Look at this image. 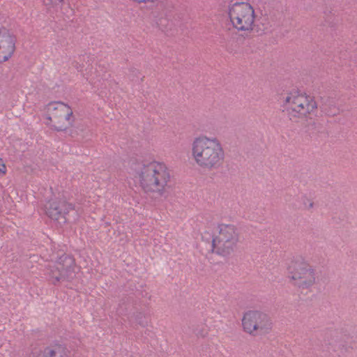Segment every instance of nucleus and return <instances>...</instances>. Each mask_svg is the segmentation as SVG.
<instances>
[{
  "mask_svg": "<svg viewBox=\"0 0 357 357\" xmlns=\"http://www.w3.org/2000/svg\"><path fill=\"white\" fill-rule=\"evenodd\" d=\"M132 170V178L142 191L167 197L172 189V175L165 163L156 160L142 162Z\"/></svg>",
  "mask_w": 357,
  "mask_h": 357,
  "instance_id": "1",
  "label": "nucleus"
},
{
  "mask_svg": "<svg viewBox=\"0 0 357 357\" xmlns=\"http://www.w3.org/2000/svg\"><path fill=\"white\" fill-rule=\"evenodd\" d=\"M191 155L199 167L209 171L220 168L225 158L220 141L217 137L206 135H200L193 139Z\"/></svg>",
  "mask_w": 357,
  "mask_h": 357,
  "instance_id": "2",
  "label": "nucleus"
},
{
  "mask_svg": "<svg viewBox=\"0 0 357 357\" xmlns=\"http://www.w3.org/2000/svg\"><path fill=\"white\" fill-rule=\"evenodd\" d=\"M284 109L291 121L299 122L316 112L317 103L313 96L295 91L285 97Z\"/></svg>",
  "mask_w": 357,
  "mask_h": 357,
  "instance_id": "3",
  "label": "nucleus"
},
{
  "mask_svg": "<svg viewBox=\"0 0 357 357\" xmlns=\"http://www.w3.org/2000/svg\"><path fill=\"white\" fill-rule=\"evenodd\" d=\"M227 15L233 28L238 31L259 32L255 9L247 2H235L228 6Z\"/></svg>",
  "mask_w": 357,
  "mask_h": 357,
  "instance_id": "4",
  "label": "nucleus"
},
{
  "mask_svg": "<svg viewBox=\"0 0 357 357\" xmlns=\"http://www.w3.org/2000/svg\"><path fill=\"white\" fill-rule=\"evenodd\" d=\"M287 271L288 278L292 284L300 289L311 290L317 283L315 268L302 257L292 260Z\"/></svg>",
  "mask_w": 357,
  "mask_h": 357,
  "instance_id": "5",
  "label": "nucleus"
},
{
  "mask_svg": "<svg viewBox=\"0 0 357 357\" xmlns=\"http://www.w3.org/2000/svg\"><path fill=\"white\" fill-rule=\"evenodd\" d=\"M218 234L213 238V252L218 255L227 256L235 249L239 241L240 236L237 228L231 224H218Z\"/></svg>",
  "mask_w": 357,
  "mask_h": 357,
  "instance_id": "6",
  "label": "nucleus"
},
{
  "mask_svg": "<svg viewBox=\"0 0 357 357\" xmlns=\"http://www.w3.org/2000/svg\"><path fill=\"white\" fill-rule=\"evenodd\" d=\"M271 318L266 313L259 310H248L242 318L243 331L252 335L268 334L273 328Z\"/></svg>",
  "mask_w": 357,
  "mask_h": 357,
  "instance_id": "7",
  "label": "nucleus"
},
{
  "mask_svg": "<svg viewBox=\"0 0 357 357\" xmlns=\"http://www.w3.org/2000/svg\"><path fill=\"white\" fill-rule=\"evenodd\" d=\"M48 124L56 131H63L74 121L71 108L61 102H52L46 106Z\"/></svg>",
  "mask_w": 357,
  "mask_h": 357,
  "instance_id": "8",
  "label": "nucleus"
},
{
  "mask_svg": "<svg viewBox=\"0 0 357 357\" xmlns=\"http://www.w3.org/2000/svg\"><path fill=\"white\" fill-rule=\"evenodd\" d=\"M76 269L74 258L64 254L54 264L49 266L47 275L49 276V280L53 284H56L61 281L73 279Z\"/></svg>",
  "mask_w": 357,
  "mask_h": 357,
  "instance_id": "9",
  "label": "nucleus"
},
{
  "mask_svg": "<svg viewBox=\"0 0 357 357\" xmlns=\"http://www.w3.org/2000/svg\"><path fill=\"white\" fill-rule=\"evenodd\" d=\"M71 210H73V205L64 200L52 199L45 204L46 214L60 225L66 222V215Z\"/></svg>",
  "mask_w": 357,
  "mask_h": 357,
  "instance_id": "10",
  "label": "nucleus"
},
{
  "mask_svg": "<svg viewBox=\"0 0 357 357\" xmlns=\"http://www.w3.org/2000/svg\"><path fill=\"white\" fill-rule=\"evenodd\" d=\"M15 35L5 27L0 29V63L7 61L16 50Z\"/></svg>",
  "mask_w": 357,
  "mask_h": 357,
  "instance_id": "11",
  "label": "nucleus"
},
{
  "mask_svg": "<svg viewBox=\"0 0 357 357\" xmlns=\"http://www.w3.org/2000/svg\"><path fill=\"white\" fill-rule=\"evenodd\" d=\"M29 357H68L65 349L59 345L47 347L39 352L35 351Z\"/></svg>",
  "mask_w": 357,
  "mask_h": 357,
  "instance_id": "12",
  "label": "nucleus"
},
{
  "mask_svg": "<svg viewBox=\"0 0 357 357\" xmlns=\"http://www.w3.org/2000/svg\"><path fill=\"white\" fill-rule=\"evenodd\" d=\"M344 347L340 343L330 344L328 347V352L332 357H341L344 355Z\"/></svg>",
  "mask_w": 357,
  "mask_h": 357,
  "instance_id": "13",
  "label": "nucleus"
},
{
  "mask_svg": "<svg viewBox=\"0 0 357 357\" xmlns=\"http://www.w3.org/2000/svg\"><path fill=\"white\" fill-rule=\"evenodd\" d=\"M63 0H43L45 6L50 9L51 8H55L57 10L61 8Z\"/></svg>",
  "mask_w": 357,
  "mask_h": 357,
  "instance_id": "14",
  "label": "nucleus"
},
{
  "mask_svg": "<svg viewBox=\"0 0 357 357\" xmlns=\"http://www.w3.org/2000/svg\"><path fill=\"white\" fill-rule=\"evenodd\" d=\"M301 199L305 209L310 211L314 207L313 201L307 196H302Z\"/></svg>",
  "mask_w": 357,
  "mask_h": 357,
  "instance_id": "15",
  "label": "nucleus"
},
{
  "mask_svg": "<svg viewBox=\"0 0 357 357\" xmlns=\"http://www.w3.org/2000/svg\"><path fill=\"white\" fill-rule=\"evenodd\" d=\"M6 167L3 163L0 161V175L6 173Z\"/></svg>",
  "mask_w": 357,
  "mask_h": 357,
  "instance_id": "16",
  "label": "nucleus"
},
{
  "mask_svg": "<svg viewBox=\"0 0 357 357\" xmlns=\"http://www.w3.org/2000/svg\"><path fill=\"white\" fill-rule=\"evenodd\" d=\"M207 331H202V332H198L197 333V335H199L201 337H205L206 335H207Z\"/></svg>",
  "mask_w": 357,
  "mask_h": 357,
  "instance_id": "17",
  "label": "nucleus"
}]
</instances>
